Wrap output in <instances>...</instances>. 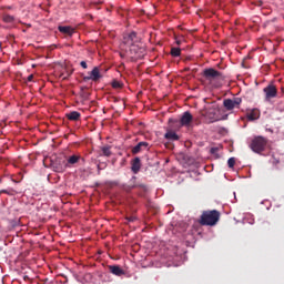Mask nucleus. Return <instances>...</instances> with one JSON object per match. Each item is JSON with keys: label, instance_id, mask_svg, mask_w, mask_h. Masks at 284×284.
<instances>
[{"label": "nucleus", "instance_id": "nucleus-1", "mask_svg": "<svg viewBox=\"0 0 284 284\" xmlns=\"http://www.w3.org/2000/svg\"><path fill=\"white\" fill-rule=\"evenodd\" d=\"M219 219H221V213L219 211L213 210V211H205L201 215L200 223L201 225H216L219 223Z\"/></svg>", "mask_w": 284, "mask_h": 284}, {"label": "nucleus", "instance_id": "nucleus-2", "mask_svg": "<svg viewBox=\"0 0 284 284\" xmlns=\"http://www.w3.org/2000/svg\"><path fill=\"white\" fill-rule=\"evenodd\" d=\"M202 77H204L205 81H207L210 85H214L216 81H221V79H223V73L214 68H209L203 70Z\"/></svg>", "mask_w": 284, "mask_h": 284}, {"label": "nucleus", "instance_id": "nucleus-3", "mask_svg": "<svg viewBox=\"0 0 284 284\" xmlns=\"http://www.w3.org/2000/svg\"><path fill=\"white\" fill-rule=\"evenodd\" d=\"M265 145H267V140H265V138L263 136H257L252 141L251 149L253 150V152L260 154V152H263V150H265Z\"/></svg>", "mask_w": 284, "mask_h": 284}, {"label": "nucleus", "instance_id": "nucleus-4", "mask_svg": "<svg viewBox=\"0 0 284 284\" xmlns=\"http://www.w3.org/2000/svg\"><path fill=\"white\" fill-rule=\"evenodd\" d=\"M205 116L210 123H216V121H221V111L219 110V106H212L207 109Z\"/></svg>", "mask_w": 284, "mask_h": 284}, {"label": "nucleus", "instance_id": "nucleus-5", "mask_svg": "<svg viewBox=\"0 0 284 284\" xmlns=\"http://www.w3.org/2000/svg\"><path fill=\"white\" fill-rule=\"evenodd\" d=\"M263 92L265 94L266 103H270L272 99H276L278 94V91L276 90V87L274 84H268L266 88L263 89Z\"/></svg>", "mask_w": 284, "mask_h": 284}, {"label": "nucleus", "instance_id": "nucleus-6", "mask_svg": "<svg viewBox=\"0 0 284 284\" xmlns=\"http://www.w3.org/2000/svg\"><path fill=\"white\" fill-rule=\"evenodd\" d=\"M130 54L133 59H143L145 57V48L135 43L130 47Z\"/></svg>", "mask_w": 284, "mask_h": 284}, {"label": "nucleus", "instance_id": "nucleus-7", "mask_svg": "<svg viewBox=\"0 0 284 284\" xmlns=\"http://www.w3.org/2000/svg\"><path fill=\"white\" fill-rule=\"evenodd\" d=\"M123 43L124 45H129V48L136 45V43H139V37H136V32L132 31L131 33L124 36Z\"/></svg>", "mask_w": 284, "mask_h": 284}, {"label": "nucleus", "instance_id": "nucleus-8", "mask_svg": "<svg viewBox=\"0 0 284 284\" xmlns=\"http://www.w3.org/2000/svg\"><path fill=\"white\" fill-rule=\"evenodd\" d=\"M100 79H103V75L101 74V69L99 67H94L89 75L84 77V81H100Z\"/></svg>", "mask_w": 284, "mask_h": 284}, {"label": "nucleus", "instance_id": "nucleus-9", "mask_svg": "<svg viewBox=\"0 0 284 284\" xmlns=\"http://www.w3.org/2000/svg\"><path fill=\"white\" fill-rule=\"evenodd\" d=\"M193 119L192 113L185 111L180 119V125H182V128H190V123H192Z\"/></svg>", "mask_w": 284, "mask_h": 284}, {"label": "nucleus", "instance_id": "nucleus-10", "mask_svg": "<svg viewBox=\"0 0 284 284\" xmlns=\"http://www.w3.org/2000/svg\"><path fill=\"white\" fill-rule=\"evenodd\" d=\"M109 272L114 276H124L125 274V271H123L119 265H109Z\"/></svg>", "mask_w": 284, "mask_h": 284}, {"label": "nucleus", "instance_id": "nucleus-11", "mask_svg": "<svg viewBox=\"0 0 284 284\" xmlns=\"http://www.w3.org/2000/svg\"><path fill=\"white\" fill-rule=\"evenodd\" d=\"M131 171L133 174H139L141 171V159L140 158H134L132 163H131Z\"/></svg>", "mask_w": 284, "mask_h": 284}, {"label": "nucleus", "instance_id": "nucleus-12", "mask_svg": "<svg viewBox=\"0 0 284 284\" xmlns=\"http://www.w3.org/2000/svg\"><path fill=\"white\" fill-rule=\"evenodd\" d=\"M58 30L62 34H68V37H72L74 34V28H72L70 26H59Z\"/></svg>", "mask_w": 284, "mask_h": 284}, {"label": "nucleus", "instance_id": "nucleus-13", "mask_svg": "<svg viewBox=\"0 0 284 284\" xmlns=\"http://www.w3.org/2000/svg\"><path fill=\"white\" fill-rule=\"evenodd\" d=\"M148 142H139L132 149V154H139V152H142V150H148L149 148Z\"/></svg>", "mask_w": 284, "mask_h": 284}, {"label": "nucleus", "instance_id": "nucleus-14", "mask_svg": "<svg viewBox=\"0 0 284 284\" xmlns=\"http://www.w3.org/2000/svg\"><path fill=\"white\" fill-rule=\"evenodd\" d=\"M164 139H166V141H179V134L174 131H168L164 134Z\"/></svg>", "mask_w": 284, "mask_h": 284}, {"label": "nucleus", "instance_id": "nucleus-15", "mask_svg": "<svg viewBox=\"0 0 284 284\" xmlns=\"http://www.w3.org/2000/svg\"><path fill=\"white\" fill-rule=\"evenodd\" d=\"M67 119H69V121H79V119H81V113H79V111H72L67 113Z\"/></svg>", "mask_w": 284, "mask_h": 284}, {"label": "nucleus", "instance_id": "nucleus-16", "mask_svg": "<svg viewBox=\"0 0 284 284\" xmlns=\"http://www.w3.org/2000/svg\"><path fill=\"white\" fill-rule=\"evenodd\" d=\"M247 119L250 121H256V119H258V116H261V114L258 113V110L256 109H253L251 110L248 113H247Z\"/></svg>", "mask_w": 284, "mask_h": 284}, {"label": "nucleus", "instance_id": "nucleus-17", "mask_svg": "<svg viewBox=\"0 0 284 284\" xmlns=\"http://www.w3.org/2000/svg\"><path fill=\"white\" fill-rule=\"evenodd\" d=\"M80 160H81V156H79V155H71V156L68 159L67 163H68L69 165H75V163H79Z\"/></svg>", "mask_w": 284, "mask_h": 284}, {"label": "nucleus", "instance_id": "nucleus-18", "mask_svg": "<svg viewBox=\"0 0 284 284\" xmlns=\"http://www.w3.org/2000/svg\"><path fill=\"white\" fill-rule=\"evenodd\" d=\"M224 108H226L227 110H234L235 104L234 102L232 101V99H226L224 100Z\"/></svg>", "mask_w": 284, "mask_h": 284}, {"label": "nucleus", "instance_id": "nucleus-19", "mask_svg": "<svg viewBox=\"0 0 284 284\" xmlns=\"http://www.w3.org/2000/svg\"><path fill=\"white\" fill-rule=\"evenodd\" d=\"M102 154L103 156H111L112 155V151H110V146H102Z\"/></svg>", "mask_w": 284, "mask_h": 284}, {"label": "nucleus", "instance_id": "nucleus-20", "mask_svg": "<svg viewBox=\"0 0 284 284\" xmlns=\"http://www.w3.org/2000/svg\"><path fill=\"white\" fill-rule=\"evenodd\" d=\"M53 170L54 172H64L65 165L63 166V164H53Z\"/></svg>", "mask_w": 284, "mask_h": 284}, {"label": "nucleus", "instance_id": "nucleus-21", "mask_svg": "<svg viewBox=\"0 0 284 284\" xmlns=\"http://www.w3.org/2000/svg\"><path fill=\"white\" fill-rule=\"evenodd\" d=\"M172 57H181V49L179 48H172L171 49Z\"/></svg>", "mask_w": 284, "mask_h": 284}, {"label": "nucleus", "instance_id": "nucleus-22", "mask_svg": "<svg viewBox=\"0 0 284 284\" xmlns=\"http://www.w3.org/2000/svg\"><path fill=\"white\" fill-rule=\"evenodd\" d=\"M12 21H14V17L7 14L3 17V22L4 23H12Z\"/></svg>", "mask_w": 284, "mask_h": 284}, {"label": "nucleus", "instance_id": "nucleus-23", "mask_svg": "<svg viewBox=\"0 0 284 284\" xmlns=\"http://www.w3.org/2000/svg\"><path fill=\"white\" fill-rule=\"evenodd\" d=\"M231 101H233V105H235V108H239V105L243 103V100L241 98H234V99H231Z\"/></svg>", "mask_w": 284, "mask_h": 284}, {"label": "nucleus", "instance_id": "nucleus-24", "mask_svg": "<svg viewBox=\"0 0 284 284\" xmlns=\"http://www.w3.org/2000/svg\"><path fill=\"white\" fill-rule=\"evenodd\" d=\"M236 164V159L235 158H230L229 160H227V165H229V168H234V165Z\"/></svg>", "mask_w": 284, "mask_h": 284}, {"label": "nucleus", "instance_id": "nucleus-25", "mask_svg": "<svg viewBox=\"0 0 284 284\" xmlns=\"http://www.w3.org/2000/svg\"><path fill=\"white\" fill-rule=\"evenodd\" d=\"M219 146H213L210 150V153L213 154L214 156H219Z\"/></svg>", "mask_w": 284, "mask_h": 284}, {"label": "nucleus", "instance_id": "nucleus-26", "mask_svg": "<svg viewBox=\"0 0 284 284\" xmlns=\"http://www.w3.org/2000/svg\"><path fill=\"white\" fill-rule=\"evenodd\" d=\"M10 227L14 229V227H19V220H13L10 222Z\"/></svg>", "mask_w": 284, "mask_h": 284}, {"label": "nucleus", "instance_id": "nucleus-27", "mask_svg": "<svg viewBox=\"0 0 284 284\" xmlns=\"http://www.w3.org/2000/svg\"><path fill=\"white\" fill-rule=\"evenodd\" d=\"M112 88H115V89L121 88V82H119V81H113V82H112Z\"/></svg>", "mask_w": 284, "mask_h": 284}, {"label": "nucleus", "instance_id": "nucleus-28", "mask_svg": "<svg viewBox=\"0 0 284 284\" xmlns=\"http://www.w3.org/2000/svg\"><path fill=\"white\" fill-rule=\"evenodd\" d=\"M126 221L129 222V223H134V221H136V216H129V217H126Z\"/></svg>", "mask_w": 284, "mask_h": 284}, {"label": "nucleus", "instance_id": "nucleus-29", "mask_svg": "<svg viewBox=\"0 0 284 284\" xmlns=\"http://www.w3.org/2000/svg\"><path fill=\"white\" fill-rule=\"evenodd\" d=\"M80 65H81V68H83V70H88V62L81 61Z\"/></svg>", "mask_w": 284, "mask_h": 284}, {"label": "nucleus", "instance_id": "nucleus-30", "mask_svg": "<svg viewBox=\"0 0 284 284\" xmlns=\"http://www.w3.org/2000/svg\"><path fill=\"white\" fill-rule=\"evenodd\" d=\"M9 194V195H12V191H8V190H2L0 191V194Z\"/></svg>", "mask_w": 284, "mask_h": 284}, {"label": "nucleus", "instance_id": "nucleus-31", "mask_svg": "<svg viewBox=\"0 0 284 284\" xmlns=\"http://www.w3.org/2000/svg\"><path fill=\"white\" fill-rule=\"evenodd\" d=\"M28 79H29V81H31V79H33V75H29V78H28Z\"/></svg>", "mask_w": 284, "mask_h": 284}, {"label": "nucleus", "instance_id": "nucleus-32", "mask_svg": "<svg viewBox=\"0 0 284 284\" xmlns=\"http://www.w3.org/2000/svg\"><path fill=\"white\" fill-rule=\"evenodd\" d=\"M265 203V201H262V204Z\"/></svg>", "mask_w": 284, "mask_h": 284}]
</instances>
